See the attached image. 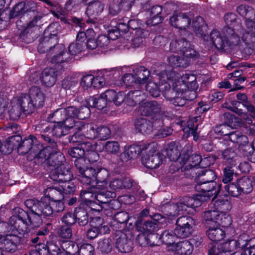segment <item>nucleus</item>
<instances>
[{"mask_svg":"<svg viewBox=\"0 0 255 255\" xmlns=\"http://www.w3.org/2000/svg\"><path fill=\"white\" fill-rule=\"evenodd\" d=\"M39 156L48 159V165L51 170L50 177L53 181L60 183V188L64 195L73 194L75 190V186L71 181L73 174L69 166L63 163L64 158L63 154L49 146L42 150Z\"/></svg>","mask_w":255,"mask_h":255,"instance_id":"obj_1","label":"nucleus"},{"mask_svg":"<svg viewBox=\"0 0 255 255\" xmlns=\"http://www.w3.org/2000/svg\"><path fill=\"white\" fill-rule=\"evenodd\" d=\"M236 19V14H226L224 19L227 26L223 28L222 33L217 30H213L210 33L211 42L217 48L222 49L226 45H238L239 43L243 29Z\"/></svg>","mask_w":255,"mask_h":255,"instance_id":"obj_2","label":"nucleus"},{"mask_svg":"<svg viewBox=\"0 0 255 255\" xmlns=\"http://www.w3.org/2000/svg\"><path fill=\"white\" fill-rule=\"evenodd\" d=\"M32 199H27L25 201V205L29 209L26 212L24 210L18 209V215L10 217L9 224L10 230L16 231L18 234H24L28 232L29 228L39 227L42 222L38 212L34 211L32 206H29Z\"/></svg>","mask_w":255,"mask_h":255,"instance_id":"obj_3","label":"nucleus"},{"mask_svg":"<svg viewBox=\"0 0 255 255\" xmlns=\"http://www.w3.org/2000/svg\"><path fill=\"white\" fill-rule=\"evenodd\" d=\"M76 112L75 107H69L66 109H58L49 115L48 120L51 121L54 118V120L51 122L56 124L53 131L56 135L60 136L67 134L68 130L73 128L76 124L78 123L73 119Z\"/></svg>","mask_w":255,"mask_h":255,"instance_id":"obj_4","label":"nucleus"},{"mask_svg":"<svg viewBox=\"0 0 255 255\" xmlns=\"http://www.w3.org/2000/svg\"><path fill=\"white\" fill-rule=\"evenodd\" d=\"M202 196H198L196 198L186 197L182 201L177 204L168 203L163 204L161 210L167 218L172 219L179 215L187 213L189 208H196L201 205Z\"/></svg>","mask_w":255,"mask_h":255,"instance_id":"obj_5","label":"nucleus"},{"mask_svg":"<svg viewBox=\"0 0 255 255\" xmlns=\"http://www.w3.org/2000/svg\"><path fill=\"white\" fill-rule=\"evenodd\" d=\"M45 100V95L41 89L33 86L29 89L28 96L25 94L19 96L18 103L22 110L32 112L35 109L42 107Z\"/></svg>","mask_w":255,"mask_h":255,"instance_id":"obj_6","label":"nucleus"},{"mask_svg":"<svg viewBox=\"0 0 255 255\" xmlns=\"http://www.w3.org/2000/svg\"><path fill=\"white\" fill-rule=\"evenodd\" d=\"M29 206L36 211L40 217H46L52 216L57 212L62 211L64 209L62 200L50 201L47 197H42L40 200L32 199Z\"/></svg>","mask_w":255,"mask_h":255,"instance_id":"obj_7","label":"nucleus"},{"mask_svg":"<svg viewBox=\"0 0 255 255\" xmlns=\"http://www.w3.org/2000/svg\"><path fill=\"white\" fill-rule=\"evenodd\" d=\"M138 112L142 116L150 117L156 128L162 126L163 118L166 116L161 105L155 101L142 103L138 108Z\"/></svg>","mask_w":255,"mask_h":255,"instance_id":"obj_8","label":"nucleus"},{"mask_svg":"<svg viewBox=\"0 0 255 255\" xmlns=\"http://www.w3.org/2000/svg\"><path fill=\"white\" fill-rule=\"evenodd\" d=\"M49 146L51 147V148H52V150L55 149L57 151H58L55 143L51 144V145L42 148V145L38 143V141L36 137L32 135H29L28 138L24 139L22 141V143L19 145L18 147V151L20 152L21 154H25L28 151H30L31 153H36L38 152V154H35L36 157L38 158L41 159V162H43L46 161V163L48 164V159L40 157L39 155L42 150Z\"/></svg>","mask_w":255,"mask_h":255,"instance_id":"obj_9","label":"nucleus"},{"mask_svg":"<svg viewBox=\"0 0 255 255\" xmlns=\"http://www.w3.org/2000/svg\"><path fill=\"white\" fill-rule=\"evenodd\" d=\"M144 151L146 154L141 158L142 164L149 169L158 167L162 163V157L160 154L157 152L156 144L155 143L146 144Z\"/></svg>","mask_w":255,"mask_h":255,"instance_id":"obj_10","label":"nucleus"},{"mask_svg":"<svg viewBox=\"0 0 255 255\" xmlns=\"http://www.w3.org/2000/svg\"><path fill=\"white\" fill-rule=\"evenodd\" d=\"M76 167L78 170L79 180L83 184L95 186V178L96 170L92 167L86 166V160L80 159L76 162Z\"/></svg>","mask_w":255,"mask_h":255,"instance_id":"obj_11","label":"nucleus"},{"mask_svg":"<svg viewBox=\"0 0 255 255\" xmlns=\"http://www.w3.org/2000/svg\"><path fill=\"white\" fill-rule=\"evenodd\" d=\"M197 184L195 186V189L196 191L199 192H202L203 194H198L193 197L192 198H196L198 196H202V201L204 200L205 196L208 197H211L212 196H216L218 192L220 190L221 185L219 184L217 188H216L217 184L216 182H206V181H198L197 180Z\"/></svg>","mask_w":255,"mask_h":255,"instance_id":"obj_12","label":"nucleus"},{"mask_svg":"<svg viewBox=\"0 0 255 255\" xmlns=\"http://www.w3.org/2000/svg\"><path fill=\"white\" fill-rule=\"evenodd\" d=\"M124 67L104 69L103 70H91L92 75L91 80L108 79L112 78H119V76L124 74Z\"/></svg>","mask_w":255,"mask_h":255,"instance_id":"obj_13","label":"nucleus"},{"mask_svg":"<svg viewBox=\"0 0 255 255\" xmlns=\"http://www.w3.org/2000/svg\"><path fill=\"white\" fill-rule=\"evenodd\" d=\"M124 68V72L126 73L123 75L122 80H147L150 75L149 71L144 66L135 69L126 67Z\"/></svg>","mask_w":255,"mask_h":255,"instance_id":"obj_14","label":"nucleus"},{"mask_svg":"<svg viewBox=\"0 0 255 255\" xmlns=\"http://www.w3.org/2000/svg\"><path fill=\"white\" fill-rule=\"evenodd\" d=\"M232 107H227L228 109L237 113L240 115L242 119H244L246 122L250 124L252 123V120L247 116L243 110L241 109L242 107H246L248 112L250 113V115L253 118H255V108L254 106L249 103L247 104H242L237 101H233L232 102Z\"/></svg>","mask_w":255,"mask_h":255,"instance_id":"obj_15","label":"nucleus"},{"mask_svg":"<svg viewBox=\"0 0 255 255\" xmlns=\"http://www.w3.org/2000/svg\"><path fill=\"white\" fill-rule=\"evenodd\" d=\"M20 238L17 236L12 234L7 235L0 234V244L3 250L8 253H14L17 249Z\"/></svg>","mask_w":255,"mask_h":255,"instance_id":"obj_16","label":"nucleus"},{"mask_svg":"<svg viewBox=\"0 0 255 255\" xmlns=\"http://www.w3.org/2000/svg\"><path fill=\"white\" fill-rule=\"evenodd\" d=\"M173 89H169L164 94V97L175 106H183L186 104V98L183 90L176 89V83H173Z\"/></svg>","mask_w":255,"mask_h":255,"instance_id":"obj_17","label":"nucleus"},{"mask_svg":"<svg viewBox=\"0 0 255 255\" xmlns=\"http://www.w3.org/2000/svg\"><path fill=\"white\" fill-rule=\"evenodd\" d=\"M166 80H196L197 77L196 75L191 72H185V74L178 73L174 69H171L168 71L163 72L159 76V78L164 79Z\"/></svg>","mask_w":255,"mask_h":255,"instance_id":"obj_18","label":"nucleus"},{"mask_svg":"<svg viewBox=\"0 0 255 255\" xmlns=\"http://www.w3.org/2000/svg\"><path fill=\"white\" fill-rule=\"evenodd\" d=\"M170 22L171 25L177 28L185 29L190 24L191 18L188 13H180L171 16Z\"/></svg>","mask_w":255,"mask_h":255,"instance_id":"obj_19","label":"nucleus"},{"mask_svg":"<svg viewBox=\"0 0 255 255\" xmlns=\"http://www.w3.org/2000/svg\"><path fill=\"white\" fill-rule=\"evenodd\" d=\"M135 128L136 131L142 134H149L153 129H157L154 126L153 121L143 118L137 119L134 123Z\"/></svg>","mask_w":255,"mask_h":255,"instance_id":"obj_20","label":"nucleus"},{"mask_svg":"<svg viewBox=\"0 0 255 255\" xmlns=\"http://www.w3.org/2000/svg\"><path fill=\"white\" fill-rule=\"evenodd\" d=\"M110 176L109 171L105 168H100L96 171L95 178V189H106L108 185V179Z\"/></svg>","mask_w":255,"mask_h":255,"instance_id":"obj_21","label":"nucleus"},{"mask_svg":"<svg viewBox=\"0 0 255 255\" xmlns=\"http://www.w3.org/2000/svg\"><path fill=\"white\" fill-rule=\"evenodd\" d=\"M169 250L178 255H190L193 252V247L189 241H184L173 244Z\"/></svg>","mask_w":255,"mask_h":255,"instance_id":"obj_22","label":"nucleus"},{"mask_svg":"<svg viewBox=\"0 0 255 255\" xmlns=\"http://www.w3.org/2000/svg\"><path fill=\"white\" fill-rule=\"evenodd\" d=\"M135 225L137 230L144 234H151L156 231L158 225L156 223L151 220L145 221L143 224L139 219L136 222Z\"/></svg>","mask_w":255,"mask_h":255,"instance_id":"obj_23","label":"nucleus"},{"mask_svg":"<svg viewBox=\"0 0 255 255\" xmlns=\"http://www.w3.org/2000/svg\"><path fill=\"white\" fill-rule=\"evenodd\" d=\"M236 242L232 240L228 242H225L218 246V248L214 247L209 251V255H227L226 253L231 251L229 248L230 246H235Z\"/></svg>","mask_w":255,"mask_h":255,"instance_id":"obj_24","label":"nucleus"},{"mask_svg":"<svg viewBox=\"0 0 255 255\" xmlns=\"http://www.w3.org/2000/svg\"><path fill=\"white\" fill-rule=\"evenodd\" d=\"M206 233L208 238L214 242L219 241L225 236L224 231L219 227L218 225L209 226Z\"/></svg>","mask_w":255,"mask_h":255,"instance_id":"obj_25","label":"nucleus"},{"mask_svg":"<svg viewBox=\"0 0 255 255\" xmlns=\"http://www.w3.org/2000/svg\"><path fill=\"white\" fill-rule=\"evenodd\" d=\"M131 242L128 240L126 235L123 233H120V236L117 239L116 247L121 253H128L131 251Z\"/></svg>","mask_w":255,"mask_h":255,"instance_id":"obj_26","label":"nucleus"},{"mask_svg":"<svg viewBox=\"0 0 255 255\" xmlns=\"http://www.w3.org/2000/svg\"><path fill=\"white\" fill-rule=\"evenodd\" d=\"M255 20H248L246 22V30H243L241 39L248 43L252 36L255 37Z\"/></svg>","mask_w":255,"mask_h":255,"instance_id":"obj_27","label":"nucleus"},{"mask_svg":"<svg viewBox=\"0 0 255 255\" xmlns=\"http://www.w3.org/2000/svg\"><path fill=\"white\" fill-rule=\"evenodd\" d=\"M104 5L100 1H94L89 2L86 13L89 17H95L98 15L104 10Z\"/></svg>","mask_w":255,"mask_h":255,"instance_id":"obj_28","label":"nucleus"},{"mask_svg":"<svg viewBox=\"0 0 255 255\" xmlns=\"http://www.w3.org/2000/svg\"><path fill=\"white\" fill-rule=\"evenodd\" d=\"M143 98L141 91H130L126 96L125 103L130 106H135L143 100Z\"/></svg>","mask_w":255,"mask_h":255,"instance_id":"obj_29","label":"nucleus"},{"mask_svg":"<svg viewBox=\"0 0 255 255\" xmlns=\"http://www.w3.org/2000/svg\"><path fill=\"white\" fill-rule=\"evenodd\" d=\"M237 11L239 14L247 19L246 23L248 20H255V10L249 5H240L237 8Z\"/></svg>","mask_w":255,"mask_h":255,"instance_id":"obj_30","label":"nucleus"},{"mask_svg":"<svg viewBox=\"0 0 255 255\" xmlns=\"http://www.w3.org/2000/svg\"><path fill=\"white\" fill-rule=\"evenodd\" d=\"M176 83V88L177 90H183L185 93L188 91H196L198 88L197 81H174Z\"/></svg>","mask_w":255,"mask_h":255,"instance_id":"obj_31","label":"nucleus"},{"mask_svg":"<svg viewBox=\"0 0 255 255\" xmlns=\"http://www.w3.org/2000/svg\"><path fill=\"white\" fill-rule=\"evenodd\" d=\"M181 162V161H179ZM201 161V157L197 154H192L188 157V158L183 160L181 163L182 165L181 167L184 170H189L193 167H195Z\"/></svg>","mask_w":255,"mask_h":255,"instance_id":"obj_32","label":"nucleus"},{"mask_svg":"<svg viewBox=\"0 0 255 255\" xmlns=\"http://www.w3.org/2000/svg\"><path fill=\"white\" fill-rule=\"evenodd\" d=\"M215 196L213 198L214 205L215 209L219 211V213L228 212L231 209L232 205L227 199H222L221 198L215 199Z\"/></svg>","mask_w":255,"mask_h":255,"instance_id":"obj_33","label":"nucleus"},{"mask_svg":"<svg viewBox=\"0 0 255 255\" xmlns=\"http://www.w3.org/2000/svg\"><path fill=\"white\" fill-rule=\"evenodd\" d=\"M240 193H250L253 190L252 180L247 176H244L237 181Z\"/></svg>","mask_w":255,"mask_h":255,"instance_id":"obj_34","label":"nucleus"},{"mask_svg":"<svg viewBox=\"0 0 255 255\" xmlns=\"http://www.w3.org/2000/svg\"><path fill=\"white\" fill-rule=\"evenodd\" d=\"M131 186V182L127 178L115 179L109 184L110 188L113 190H117L123 188H128Z\"/></svg>","mask_w":255,"mask_h":255,"instance_id":"obj_35","label":"nucleus"},{"mask_svg":"<svg viewBox=\"0 0 255 255\" xmlns=\"http://www.w3.org/2000/svg\"><path fill=\"white\" fill-rule=\"evenodd\" d=\"M168 62L170 65L177 67L186 68L190 64L189 60L174 55L168 57Z\"/></svg>","mask_w":255,"mask_h":255,"instance_id":"obj_36","label":"nucleus"},{"mask_svg":"<svg viewBox=\"0 0 255 255\" xmlns=\"http://www.w3.org/2000/svg\"><path fill=\"white\" fill-rule=\"evenodd\" d=\"M47 197L50 201L62 200L65 198L60 187L49 188L46 189L45 196Z\"/></svg>","mask_w":255,"mask_h":255,"instance_id":"obj_37","label":"nucleus"},{"mask_svg":"<svg viewBox=\"0 0 255 255\" xmlns=\"http://www.w3.org/2000/svg\"><path fill=\"white\" fill-rule=\"evenodd\" d=\"M81 130L86 132L85 138L91 139L98 138V128H96L93 124H88L81 126Z\"/></svg>","mask_w":255,"mask_h":255,"instance_id":"obj_38","label":"nucleus"},{"mask_svg":"<svg viewBox=\"0 0 255 255\" xmlns=\"http://www.w3.org/2000/svg\"><path fill=\"white\" fill-rule=\"evenodd\" d=\"M176 238L174 232H173L172 231H165L162 233L160 237L162 242L168 245L167 247L169 251H170L169 248H171L173 244H176L175 243V239Z\"/></svg>","mask_w":255,"mask_h":255,"instance_id":"obj_39","label":"nucleus"},{"mask_svg":"<svg viewBox=\"0 0 255 255\" xmlns=\"http://www.w3.org/2000/svg\"><path fill=\"white\" fill-rule=\"evenodd\" d=\"M145 148H146V144L141 143L125 147V148L131 159L136 157L140 153L144 151Z\"/></svg>","mask_w":255,"mask_h":255,"instance_id":"obj_40","label":"nucleus"},{"mask_svg":"<svg viewBox=\"0 0 255 255\" xmlns=\"http://www.w3.org/2000/svg\"><path fill=\"white\" fill-rule=\"evenodd\" d=\"M232 142L240 145H244L248 142V137L242 134L240 131L232 132L228 138Z\"/></svg>","mask_w":255,"mask_h":255,"instance_id":"obj_41","label":"nucleus"},{"mask_svg":"<svg viewBox=\"0 0 255 255\" xmlns=\"http://www.w3.org/2000/svg\"><path fill=\"white\" fill-rule=\"evenodd\" d=\"M220 216L219 212L215 209L205 212L203 217L207 224L214 223L215 225H217L218 218Z\"/></svg>","mask_w":255,"mask_h":255,"instance_id":"obj_42","label":"nucleus"},{"mask_svg":"<svg viewBox=\"0 0 255 255\" xmlns=\"http://www.w3.org/2000/svg\"><path fill=\"white\" fill-rule=\"evenodd\" d=\"M162 8L159 5H155L152 7L151 9V13L152 14V20H148L146 22L147 25H156L160 22L161 18L159 15L161 13Z\"/></svg>","mask_w":255,"mask_h":255,"instance_id":"obj_43","label":"nucleus"},{"mask_svg":"<svg viewBox=\"0 0 255 255\" xmlns=\"http://www.w3.org/2000/svg\"><path fill=\"white\" fill-rule=\"evenodd\" d=\"M76 221L81 226H85L88 223L87 212L81 208L75 209Z\"/></svg>","mask_w":255,"mask_h":255,"instance_id":"obj_44","label":"nucleus"},{"mask_svg":"<svg viewBox=\"0 0 255 255\" xmlns=\"http://www.w3.org/2000/svg\"><path fill=\"white\" fill-rule=\"evenodd\" d=\"M120 149V144L117 141H108L105 142L104 146V150L109 154L115 155L119 152Z\"/></svg>","mask_w":255,"mask_h":255,"instance_id":"obj_45","label":"nucleus"},{"mask_svg":"<svg viewBox=\"0 0 255 255\" xmlns=\"http://www.w3.org/2000/svg\"><path fill=\"white\" fill-rule=\"evenodd\" d=\"M197 174H198V179L201 181H206L208 183L214 182L216 176L212 170L205 169L197 172Z\"/></svg>","mask_w":255,"mask_h":255,"instance_id":"obj_46","label":"nucleus"},{"mask_svg":"<svg viewBox=\"0 0 255 255\" xmlns=\"http://www.w3.org/2000/svg\"><path fill=\"white\" fill-rule=\"evenodd\" d=\"M145 89L152 97H157L159 96V85L154 82V81H147L145 84Z\"/></svg>","mask_w":255,"mask_h":255,"instance_id":"obj_47","label":"nucleus"},{"mask_svg":"<svg viewBox=\"0 0 255 255\" xmlns=\"http://www.w3.org/2000/svg\"><path fill=\"white\" fill-rule=\"evenodd\" d=\"M188 43L184 39L180 40H172L170 45V50L173 52H181L185 46L187 45Z\"/></svg>","mask_w":255,"mask_h":255,"instance_id":"obj_48","label":"nucleus"},{"mask_svg":"<svg viewBox=\"0 0 255 255\" xmlns=\"http://www.w3.org/2000/svg\"><path fill=\"white\" fill-rule=\"evenodd\" d=\"M60 72L56 70L55 68H46L41 72L40 79H56Z\"/></svg>","mask_w":255,"mask_h":255,"instance_id":"obj_49","label":"nucleus"},{"mask_svg":"<svg viewBox=\"0 0 255 255\" xmlns=\"http://www.w3.org/2000/svg\"><path fill=\"white\" fill-rule=\"evenodd\" d=\"M98 248L103 253L108 254L110 253L112 249L111 240L106 238L100 240L98 242Z\"/></svg>","mask_w":255,"mask_h":255,"instance_id":"obj_50","label":"nucleus"},{"mask_svg":"<svg viewBox=\"0 0 255 255\" xmlns=\"http://www.w3.org/2000/svg\"><path fill=\"white\" fill-rule=\"evenodd\" d=\"M87 39L86 46L88 49H94L98 46L97 41L95 40V33L93 29H87Z\"/></svg>","mask_w":255,"mask_h":255,"instance_id":"obj_51","label":"nucleus"},{"mask_svg":"<svg viewBox=\"0 0 255 255\" xmlns=\"http://www.w3.org/2000/svg\"><path fill=\"white\" fill-rule=\"evenodd\" d=\"M166 155L170 160H175L178 159L179 161L180 158H178L179 156V152L177 147L173 144L169 145L166 150Z\"/></svg>","mask_w":255,"mask_h":255,"instance_id":"obj_52","label":"nucleus"},{"mask_svg":"<svg viewBox=\"0 0 255 255\" xmlns=\"http://www.w3.org/2000/svg\"><path fill=\"white\" fill-rule=\"evenodd\" d=\"M69 154L72 157L75 158L76 159L75 160V165H76V162L80 159H85L83 157L84 155V151L80 147L79 143H78V146L76 147H73L70 148L68 150Z\"/></svg>","mask_w":255,"mask_h":255,"instance_id":"obj_53","label":"nucleus"},{"mask_svg":"<svg viewBox=\"0 0 255 255\" xmlns=\"http://www.w3.org/2000/svg\"><path fill=\"white\" fill-rule=\"evenodd\" d=\"M96 190L95 191V200L102 205L108 203V200L107 196L110 193L106 191L105 189H99Z\"/></svg>","mask_w":255,"mask_h":255,"instance_id":"obj_54","label":"nucleus"},{"mask_svg":"<svg viewBox=\"0 0 255 255\" xmlns=\"http://www.w3.org/2000/svg\"><path fill=\"white\" fill-rule=\"evenodd\" d=\"M85 43L74 42L70 44L68 47L70 54L72 55H76L81 52L84 47Z\"/></svg>","mask_w":255,"mask_h":255,"instance_id":"obj_55","label":"nucleus"},{"mask_svg":"<svg viewBox=\"0 0 255 255\" xmlns=\"http://www.w3.org/2000/svg\"><path fill=\"white\" fill-rule=\"evenodd\" d=\"M181 52L184 56V58L185 59L189 60L190 62L191 60L196 58L198 56V53L194 49L190 47H187L186 46H185Z\"/></svg>","mask_w":255,"mask_h":255,"instance_id":"obj_56","label":"nucleus"},{"mask_svg":"<svg viewBox=\"0 0 255 255\" xmlns=\"http://www.w3.org/2000/svg\"><path fill=\"white\" fill-rule=\"evenodd\" d=\"M191 228L177 226L174 230V234L176 238H184L188 237L191 233Z\"/></svg>","mask_w":255,"mask_h":255,"instance_id":"obj_57","label":"nucleus"},{"mask_svg":"<svg viewBox=\"0 0 255 255\" xmlns=\"http://www.w3.org/2000/svg\"><path fill=\"white\" fill-rule=\"evenodd\" d=\"M76 114L73 116L74 120L75 118L80 120H84L89 117L91 113L90 108L87 106L81 107L80 109L76 108Z\"/></svg>","mask_w":255,"mask_h":255,"instance_id":"obj_58","label":"nucleus"},{"mask_svg":"<svg viewBox=\"0 0 255 255\" xmlns=\"http://www.w3.org/2000/svg\"><path fill=\"white\" fill-rule=\"evenodd\" d=\"M139 26L138 21L135 19H130L128 21V24L122 22L118 23V28L120 30H123L124 31H127L128 28L134 29H137Z\"/></svg>","mask_w":255,"mask_h":255,"instance_id":"obj_59","label":"nucleus"},{"mask_svg":"<svg viewBox=\"0 0 255 255\" xmlns=\"http://www.w3.org/2000/svg\"><path fill=\"white\" fill-rule=\"evenodd\" d=\"M221 216L219 217L217 221V225H222L226 227L230 226L232 223V218L227 212L220 213Z\"/></svg>","mask_w":255,"mask_h":255,"instance_id":"obj_60","label":"nucleus"},{"mask_svg":"<svg viewBox=\"0 0 255 255\" xmlns=\"http://www.w3.org/2000/svg\"><path fill=\"white\" fill-rule=\"evenodd\" d=\"M98 138L101 140H105L111 136L110 129L106 127H100L98 128Z\"/></svg>","mask_w":255,"mask_h":255,"instance_id":"obj_61","label":"nucleus"},{"mask_svg":"<svg viewBox=\"0 0 255 255\" xmlns=\"http://www.w3.org/2000/svg\"><path fill=\"white\" fill-rule=\"evenodd\" d=\"M194 224V221L190 217L182 216L179 218L176 221L177 226L182 227H190Z\"/></svg>","mask_w":255,"mask_h":255,"instance_id":"obj_62","label":"nucleus"},{"mask_svg":"<svg viewBox=\"0 0 255 255\" xmlns=\"http://www.w3.org/2000/svg\"><path fill=\"white\" fill-rule=\"evenodd\" d=\"M225 189L229 195L233 197H237L241 194L237 183V184L232 183L226 185L225 186Z\"/></svg>","mask_w":255,"mask_h":255,"instance_id":"obj_63","label":"nucleus"},{"mask_svg":"<svg viewBox=\"0 0 255 255\" xmlns=\"http://www.w3.org/2000/svg\"><path fill=\"white\" fill-rule=\"evenodd\" d=\"M79 255H93L94 248L90 244H85L78 249Z\"/></svg>","mask_w":255,"mask_h":255,"instance_id":"obj_64","label":"nucleus"}]
</instances>
